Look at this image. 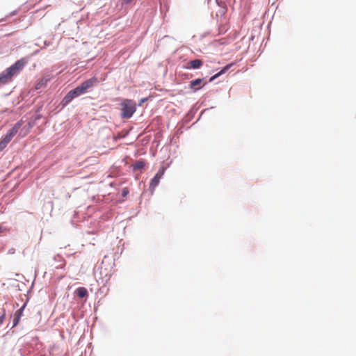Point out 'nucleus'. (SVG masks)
<instances>
[{
	"mask_svg": "<svg viewBox=\"0 0 356 356\" xmlns=\"http://www.w3.org/2000/svg\"><path fill=\"white\" fill-rule=\"evenodd\" d=\"M221 74H220V72H217L216 74H215L214 75L211 76L209 79V81L208 82L211 83L212 81H213L214 80H216L217 78H218L219 76H220Z\"/></svg>",
	"mask_w": 356,
	"mask_h": 356,
	"instance_id": "obj_19",
	"label": "nucleus"
},
{
	"mask_svg": "<svg viewBox=\"0 0 356 356\" xmlns=\"http://www.w3.org/2000/svg\"><path fill=\"white\" fill-rule=\"evenodd\" d=\"M74 293L76 296L81 299L86 298L88 296V292L86 288L83 286L78 287Z\"/></svg>",
	"mask_w": 356,
	"mask_h": 356,
	"instance_id": "obj_9",
	"label": "nucleus"
},
{
	"mask_svg": "<svg viewBox=\"0 0 356 356\" xmlns=\"http://www.w3.org/2000/svg\"><path fill=\"white\" fill-rule=\"evenodd\" d=\"M20 317H18V316H14L13 317V326H12V328L16 327L18 324H19V322L20 321Z\"/></svg>",
	"mask_w": 356,
	"mask_h": 356,
	"instance_id": "obj_16",
	"label": "nucleus"
},
{
	"mask_svg": "<svg viewBox=\"0 0 356 356\" xmlns=\"http://www.w3.org/2000/svg\"><path fill=\"white\" fill-rule=\"evenodd\" d=\"M31 289H32V287H30L29 290L27 291V293H29L30 291H31Z\"/></svg>",
	"mask_w": 356,
	"mask_h": 356,
	"instance_id": "obj_30",
	"label": "nucleus"
},
{
	"mask_svg": "<svg viewBox=\"0 0 356 356\" xmlns=\"http://www.w3.org/2000/svg\"><path fill=\"white\" fill-rule=\"evenodd\" d=\"M145 164L146 163L143 159H139L131 166L132 170L136 172L137 170H142L144 168Z\"/></svg>",
	"mask_w": 356,
	"mask_h": 356,
	"instance_id": "obj_10",
	"label": "nucleus"
},
{
	"mask_svg": "<svg viewBox=\"0 0 356 356\" xmlns=\"http://www.w3.org/2000/svg\"><path fill=\"white\" fill-rule=\"evenodd\" d=\"M98 83V78H97L96 76H92L82 82L80 85L76 86V88L79 89V90L82 95H84L86 92H88V89L92 88Z\"/></svg>",
	"mask_w": 356,
	"mask_h": 356,
	"instance_id": "obj_4",
	"label": "nucleus"
},
{
	"mask_svg": "<svg viewBox=\"0 0 356 356\" xmlns=\"http://www.w3.org/2000/svg\"><path fill=\"white\" fill-rule=\"evenodd\" d=\"M204 79V78H197L195 79L192 80L189 83L188 88L191 89L194 92H197L201 88L200 86H198L201 85V83Z\"/></svg>",
	"mask_w": 356,
	"mask_h": 356,
	"instance_id": "obj_8",
	"label": "nucleus"
},
{
	"mask_svg": "<svg viewBox=\"0 0 356 356\" xmlns=\"http://www.w3.org/2000/svg\"><path fill=\"white\" fill-rule=\"evenodd\" d=\"M129 191L127 188H123L122 189L121 195L122 197H127V195L129 194Z\"/></svg>",
	"mask_w": 356,
	"mask_h": 356,
	"instance_id": "obj_20",
	"label": "nucleus"
},
{
	"mask_svg": "<svg viewBox=\"0 0 356 356\" xmlns=\"http://www.w3.org/2000/svg\"><path fill=\"white\" fill-rule=\"evenodd\" d=\"M54 260L55 261L60 262V264L56 266V268H61L63 264V258L62 256L57 254L54 257Z\"/></svg>",
	"mask_w": 356,
	"mask_h": 356,
	"instance_id": "obj_14",
	"label": "nucleus"
},
{
	"mask_svg": "<svg viewBox=\"0 0 356 356\" xmlns=\"http://www.w3.org/2000/svg\"><path fill=\"white\" fill-rule=\"evenodd\" d=\"M120 111L122 119H129L136 111V104L134 100L126 99L120 104Z\"/></svg>",
	"mask_w": 356,
	"mask_h": 356,
	"instance_id": "obj_2",
	"label": "nucleus"
},
{
	"mask_svg": "<svg viewBox=\"0 0 356 356\" xmlns=\"http://www.w3.org/2000/svg\"><path fill=\"white\" fill-rule=\"evenodd\" d=\"M8 144V142H6L4 139H1V141H0V152L4 149L6 148V147L7 146V145Z\"/></svg>",
	"mask_w": 356,
	"mask_h": 356,
	"instance_id": "obj_17",
	"label": "nucleus"
},
{
	"mask_svg": "<svg viewBox=\"0 0 356 356\" xmlns=\"http://www.w3.org/2000/svg\"><path fill=\"white\" fill-rule=\"evenodd\" d=\"M221 74H220V72H217L216 74H215L214 75L211 76L209 79V81L208 82L211 83L212 81H213L214 80H216L217 78H218L219 76H220Z\"/></svg>",
	"mask_w": 356,
	"mask_h": 356,
	"instance_id": "obj_18",
	"label": "nucleus"
},
{
	"mask_svg": "<svg viewBox=\"0 0 356 356\" xmlns=\"http://www.w3.org/2000/svg\"><path fill=\"white\" fill-rule=\"evenodd\" d=\"M6 318V313L5 310H3V313L0 315V325L3 323Z\"/></svg>",
	"mask_w": 356,
	"mask_h": 356,
	"instance_id": "obj_22",
	"label": "nucleus"
},
{
	"mask_svg": "<svg viewBox=\"0 0 356 356\" xmlns=\"http://www.w3.org/2000/svg\"><path fill=\"white\" fill-rule=\"evenodd\" d=\"M133 0H121L122 5H127L131 3Z\"/></svg>",
	"mask_w": 356,
	"mask_h": 356,
	"instance_id": "obj_24",
	"label": "nucleus"
},
{
	"mask_svg": "<svg viewBox=\"0 0 356 356\" xmlns=\"http://www.w3.org/2000/svg\"><path fill=\"white\" fill-rule=\"evenodd\" d=\"M49 78L44 77L42 79H40L38 83H37V89L40 88L41 87L45 86L47 83L49 81Z\"/></svg>",
	"mask_w": 356,
	"mask_h": 356,
	"instance_id": "obj_13",
	"label": "nucleus"
},
{
	"mask_svg": "<svg viewBox=\"0 0 356 356\" xmlns=\"http://www.w3.org/2000/svg\"><path fill=\"white\" fill-rule=\"evenodd\" d=\"M23 120H20L17 121L13 127L8 130L7 134L5 135V136L3 138L6 142L8 143L11 141L13 138L17 134L19 129L22 127L23 125Z\"/></svg>",
	"mask_w": 356,
	"mask_h": 356,
	"instance_id": "obj_6",
	"label": "nucleus"
},
{
	"mask_svg": "<svg viewBox=\"0 0 356 356\" xmlns=\"http://www.w3.org/2000/svg\"><path fill=\"white\" fill-rule=\"evenodd\" d=\"M26 301L24 302L22 306L15 312L14 316H18V317H20V318L22 317V316L23 314V312H24V310L25 307H26L27 302L29 300V298L28 296V294H26Z\"/></svg>",
	"mask_w": 356,
	"mask_h": 356,
	"instance_id": "obj_11",
	"label": "nucleus"
},
{
	"mask_svg": "<svg viewBox=\"0 0 356 356\" xmlns=\"http://www.w3.org/2000/svg\"><path fill=\"white\" fill-rule=\"evenodd\" d=\"M82 95L79 89L76 87L72 90H70L62 99L60 102L59 106H61V109H63L66 107L69 104H70L72 100L79 96Z\"/></svg>",
	"mask_w": 356,
	"mask_h": 356,
	"instance_id": "obj_3",
	"label": "nucleus"
},
{
	"mask_svg": "<svg viewBox=\"0 0 356 356\" xmlns=\"http://www.w3.org/2000/svg\"><path fill=\"white\" fill-rule=\"evenodd\" d=\"M31 289H32V287H30L29 290L27 291V293H29L30 291H31Z\"/></svg>",
	"mask_w": 356,
	"mask_h": 356,
	"instance_id": "obj_29",
	"label": "nucleus"
},
{
	"mask_svg": "<svg viewBox=\"0 0 356 356\" xmlns=\"http://www.w3.org/2000/svg\"><path fill=\"white\" fill-rule=\"evenodd\" d=\"M42 118V115L40 114H36L35 116V120H38Z\"/></svg>",
	"mask_w": 356,
	"mask_h": 356,
	"instance_id": "obj_25",
	"label": "nucleus"
},
{
	"mask_svg": "<svg viewBox=\"0 0 356 356\" xmlns=\"http://www.w3.org/2000/svg\"><path fill=\"white\" fill-rule=\"evenodd\" d=\"M2 232V227L0 226V232Z\"/></svg>",
	"mask_w": 356,
	"mask_h": 356,
	"instance_id": "obj_32",
	"label": "nucleus"
},
{
	"mask_svg": "<svg viewBox=\"0 0 356 356\" xmlns=\"http://www.w3.org/2000/svg\"><path fill=\"white\" fill-rule=\"evenodd\" d=\"M8 18V17H6V16H5L4 17H3V18L0 19V24H1V22H6V19H7Z\"/></svg>",
	"mask_w": 356,
	"mask_h": 356,
	"instance_id": "obj_26",
	"label": "nucleus"
},
{
	"mask_svg": "<svg viewBox=\"0 0 356 356\" xmlns=\"http://www.w3.org/2000/svg\"><path fill=\"white\" fill-rule=\"evenodd\" d=\"M31 289H32V287H30L29 290L27 291V293H29L30 291H31Z\"/></svg>",
	"mask_w": 356,
	"mask_h": 356,
	"instance_id": "obj_28",
	"label": "nucleus"
},
{
	"mask_svg": "<svg viewBox=\"0 0 356 356\" xmlns=\"http://www.w3.org/2000/svg\"><path fill=\"white\" fill-rule=\"evenodd\" d=\"M234 65V63H229V64H227L226 65H225L220 71V74L221 75L224 74L225 73H226L232 66Z\"/></svg>",
	"mask_w": 356,
	"mask_h": 356,
	"instance_id": "obj_15",
	"label": "nucleus"
},
{
	"mask_svg": "<svg viewBox=\"0 0 356 356\" xmlns=\"http://www.w3.org/2000/svg\"><path fill=\"white\" fill-rule=\"evenodd\" d=\"M148 97H144V98H142L139 100V102H138V106H142L143 104H144L145 102H146L147 100H148Z\"/></svg>",
	"mask_w": 356,
	"mask_h": 356,
	"instance_id": "obj_23",
	"label": "nucleus"
},
{
	"mask_svg": "<svg viewBox=\"0 0 356 356\" xmlns=\"http://www.w3.org/2000/svg\"><path fill=\"white\" fill-rule=\"evenodd\" d=\"M165 168L164 166H161L157 171V172L154 175V176L152 178L149 183V190L153 192L155 188L159 184L160 180L163 176Z\"/></svg>",
	"mask_w": 356,
	"mask_h": 356,
	"instance_id": "obj_5",
	"label": "nucleus"
},
{
	"mask_svg": "<svg viewBox=\"0 0 356 356\" xmlns=\"http://www.w3.org/2000/svg\"><path fill=\"white\" fill-rule=\"evenodd\" d=\"M31 289H32V287H30L29 290L27 291V293H29L30 291H31Z\"/></svg>",
	"mask_w": 356,
	"mask_h": 356,
	"instance_id": "obj_31",
	"label": "nucleus"
},
{
	"mask_svg": "<svg viewBox=\"0 0 356 356\" xmlns=\"http://www.w3.org/2000/svg\"><path fill=\"white\" fill-rule=\"evenodd\" d=\"M26 63L27 60L25 58H22L1 72L0 73V86L12 81L13 77L19 74Z\"/></svg>",
	"mask_w": 356,
	"mask_h": 356,
	"instance_id": "obj_1",
	"label": "nucleus"
},
{
	"mask_svg": "<svg viewBox=\"0 0 356 356\" xmlns=\"http://www.w3.org/2000/svg\"><path fill=\"white\" fill-rule=\"evenodd\" d=\"M203 64L204 63L202 60L194 59L188 61L186 65L183 66V68L186 70H198L202 67Z\"/></svg>",
	"mask_w": 356,
	"mask_h": 356,
	"instance_id": "obj_7",
	"label": "nucleus"
},
{
	"mask_svg": "<svg viewBox=\"0 0 356 356\" xmlns=\"http://www.w3.org/2000/svg\"><path fill=\"white\" fill-rule=\"evenodd\" d=\"M129 134V130L123 129L118 133L116 138L118 139H122L126 138Z\"/></svg>",
	"mask_w": 356,
	"mask_h": 356,
	"instance_id": "obj_12",
	"label": "nucleus"
},
{
	"mask_svg": "<svg viewBox=\"0 0 356 356\" xmlns=\"http://www.w3.org/2000/svg\"><path fill=\"white\" fill-rule=\"evenodd\" d=\"M188 114H191V115H193V113L192 111H189Z\"/></svg>",
	"mask_w": 356,
	"mask_h": 356,
	"instance_id": "obj_27",
	"label": "nucleus"
},
{
	"mask_svg": "<svg viewBox=\"0 0 356 356\" xmlns=\"http://www.w3.org/2000/svg\"><path fill=\"white\" fill-rule=\"evenodd\" d=\"M19 9L15 10L6 15V17H10L16 15L18 13Z\"/></svg>",
	"mask_w": 356,
	"mask_h": 356,
	"instance_id": "obj_21",
	"label": "nucleus"
}]
</instances>
